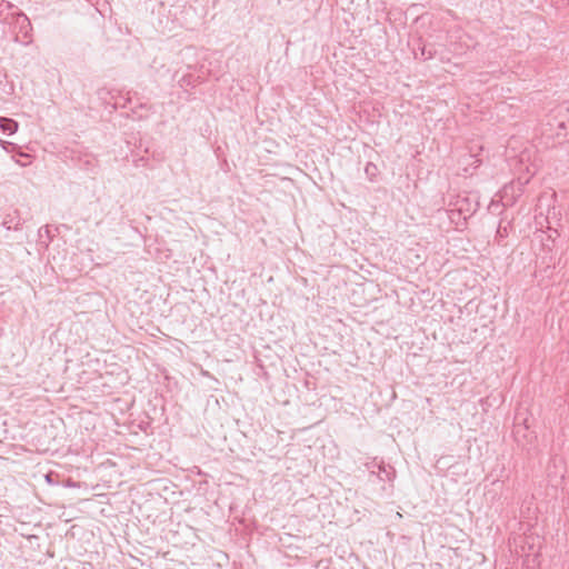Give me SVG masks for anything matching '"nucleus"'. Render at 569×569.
<instances>
[{"instance_id": "f257e3e1", "label": "nucleus", "mask_w": 569, "mask_h": 569, "mask_svg": "<svg viewBox=\"0 0 569 569\" xmlns=\"http://www.w3.org/2000/svg\"><path fill=\"white\" fill-rule=\"evenodd\" d=\"M89 213L86 217V220H93L96 226H100L103 222L106 210L103 203H101L99 200L92 201L89 204Z\"/></svg>"}, {"instance_id": "f03ea898", "label": "nucleus", "mask_w": 569, "mask_h": 569, "mask_svg": "<svg viewBox=\"0 0 569 569\" xmlns=\"http://www.w3.org/2000/svg\"><path fill=\"white\" fill-rule=\"evenodd\" d=\"M548 130L557 137L558 139H565L569 134V126L563 121L553 120V116L551 114L550 119L547 122Z\"/></svg>"}, {"instance_id": "7ed1b4c3", "label": "nucleus", "mask_w": 569, "mask_h": 569, "mask_svg": "<svg viewBox=\"0 0 569 569\" xmlns=\"http://www.w3.org/2000/svg\"><path fill=\"white\" fill-rule=\"evenodd\" d=\"M377 468H378L377 476L381 481L390 482L393 480V478L396 476V471L391 466H386L383 462H381V463L377 465ZM371 473L376 475V471L371 470Z\"/></svg>"}, {"instance_id": "20e7f679", "label": "nucleus", "mask_w": 569, "mask_h": 569, "mask_svg": "<svg viewBox=\"0 0 569 569\" xmlns=\"http://www.w3.org/2000/svg\"><path fill=\"white\" fill-rule=\"evenodd\" d=\"M553 120L563 121L569 126V103H562L552 110Z\"/></svg>"}, {"instance_id": "39448f33", "label": "nucleus", "mask_w": 569, "mask_h": 569, "mask_svg": "<svg viewBox=\"0 0 569 569\" xmlns=\"http://www.w3.org/2000/svg\"><path fill=\"white\" fill-rule=\"evenodd\" d=\"M18 122L14 121L13 119H10V118H4V117H1L0 118V130L8 134V136H11L13 134L14 132H17L18 130Z\"/></svg>"}, {"instance_id": "423d86ee", "label": "nucleus", "mask_w": 569, "mask_h": 569, "mask_svg": "<svg viewBox=\"0 0 569 569\" xmlns=\"http://www.w3.org/2000/svg\"><path fill=\"white\" fill-rule=\"evenodd\" d=\"M21 224V219L17 214H7L2 221L7 230H19Z\"/></svg>"}, {"instance_id": "0eeeda50", "label": "nucleus", "mask_w": 569, "mask_h": 569, "mask_svg": "<svg viewBox=\"0 0 569 569\" xmlns=\"http://www.w3.org/2000/svg\"><path fill=\"white\" fill-rule=\"evenodd\" d=\"M38 236L40 241L48 247L49 243L52 241L53 236L51 234V230L49 226H43L39 229Z\"/></svg>"}, {"instance_id": "6e6552de", "label": "nucleus", "mask_w": 569, "mask_h": 569, "mask_svg": "<svg viewBox=\"0 0 569 569\" xmlns=\"http://www.w3.org/2000/svg\"><path fill=\"white\" fill-rule=\"evenodd\" d=\"M417 50H420V57L422 60H428L433 57V52L431 50H427L426 46H419Z\"/></svg>"}, {"instance_id": "1a4fd4ad", "label": "nucleus", "mask_w": 569, "mask_h": 569, "mask_svg": "<svg viewBox=\"0 0 569 569\" xmlns=\"http://www.w3.org/2000/svg\"><path fill=\"white\" fill-rule=\"evenodd\" d=\"M377 170H378L377 167L373 163H371V162H368L366 168H365V172L370 178V180L373 179V177L377 173Z\"/></svg>"}, {"instance_id": "9d476101", "label": "nucleus", "mask_w": 569, "mask_h": 569, "mask_svg": "<svg viewBox=\"0 0 569 569\" xmlns=\"http://www.w3.org/2000/svg\"><path fill=\"white\" fill-rule=\"evenodd\" d=\"M19 17L22 18V22L26 23V27H28V28L31 27L30 21L24 13H19Z\"/></svg>"}, {"instance_id": "9b49d317", "label": "nucleus", "mask_w": 569, "mask_h": 569, "mask_svg": "<svg viewBox=\"0 0 569 569\" xmlns=\"http://www.w3.org/2000/svg\"><path fill=\"white\" fill-rule=\"evenodd\" d=\"M1 7H6V9L10 10L13 8V4L11 2H8V1H4V0H1L0 2V8Z\"/></svg>"}, {"instance_id": "f8f14e48", "label": "nucleus", "mask_w": 569, "mask_h": 569, "mask_svg": "<svg viewBox=\"0 0 569 569\" xmlns=\"http://www.w3.org/2000/svg\"><path fill=\"white\" fill-rule=\"evenodd\" d=\"M46 479H47V481H48V482H51V478H50V476H49V475H48V476H46Z\"/></svg>"}, {"instance_id": "ddd939ff", "label": "nucleus", "mask_w": 569, "mask_h": 569, "mask_svg": "<svg viewBox=\"0 0 569 569\" xmlns=\"http://www.w3.org/2000/svg\"><path fill=\"white\" fill-rule=\"evenodd\" d=\"M2 13V10H0V14Z\"/></svg>"}]
</instances>
